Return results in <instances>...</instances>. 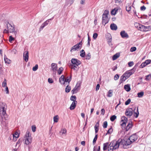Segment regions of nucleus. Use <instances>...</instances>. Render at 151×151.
Segmentation results:
<instances>
[{
	"label": "nucleus",
	"instance_id": "nucleus-28",
	"mask_svg": "<svg viewBox=\"0 0 151 151\" xmlns=\"http://www.w3.org/2000/svg\"><path fill=\"white\" fill-rule=\"evenodd\" d=\"M109 145V143L108 142H106L103 144V149L104 151L106 150L108 148V146Z\"/></svg>",
	"mask_w": 151,
	"mask_h": 151
},
{
	"label": "nucleus",
	"instance_id": "nucleus-5",
	"mask_svg": "<svg viewBox=\"0 0 151 151\" xmlns=\"http://www.w3.org/2000/svg\"><path fill=\"white\" fill-rule=\"evenodd\" d=\"M53 18L54 17H53L52 18L50 19L47 20L45 22L43 23H42L39 28V32H40L43 29L45 26L47 25L48 24V23L50 21H51L52 19H53Z\"/></svg>",
	"mask_w": 151,
	"mask_h": 151
},
{
	"label": "nucleus",
	"instance_id": "nucleus-30",
	"mask_svg": "<svg viewBox=\"0 0 151 151\" xmlns=\"http://www.w3.org/2000/svg\"><path fill=\"white\" fill-rule=\"evenodd\" d=\"M120 54L119 53H117L114 55L112 57V59L113 60H116L119 57Z\"/></svg>",
	"mask_w": 151,
	"mask_h": 151
},
{
	"label": "nucleus",
	"instance_id": "nucleus-45",
	"mask_svg": "<svg viewBox=\"0 0 151 151\" xmlns=\"http://www.w3.org/2000/svg\"><path fill=\"white\" fill-rule=\"evenodd\" d=\"M63 70V68L62 67L60 68L58 70V72L59 75L61 74L62 73V72Z\"/></svg>",
	"mask_w": 151,
	"mask_h": 151
},
{
	"label": "nucleus",
	"instance_id": "nucleus-58",
	"mask_svg": "<svg viewBox=\"0 0 151 151\" xmlns=\"http://www.w3.org/2000/svg\"><path fill=\"white\" fill-rule=\"evenodd\" d=\"M94 129L95 133H97L99 131V127H98V126H97L96 125H95L94 126Z\"/></svg>",
	"mask_w": 151,
	"mask_h": 151
},
{
	"label": "nucleus",
	"instance_id": "nucleus-24",
	"mask_svg": "<svg viewBox=\"0 0 151 151\" xmlns=\"http://www.w3.org/2000/svg\"><path fill=\"white\" fill-rule=\"evenodd\" d=\"M78 66L74 65H70V67L71 69H73L76 71H77L79 69L78 67Z\"/></svg>",
	"mask_w": 151,
	"mask_h": 151
},
{
	"label": "nucleus",
	"instance_id": "nucleus-15",
	"mask_svg": "<svg viewBox=\"0 0 151 151\" xmlns=\"http://www.w3.org/2000/svg\"><path fill=\"white\" fill-rule=\"evenodd\" d=\"M128 138L132 141V143L137 140L138 137L137 135L135 134L131 136Z\"/></svg>",
	"mask_w": 151,
	"mask_h": 151
},
{
	"label": "nucleus",
	"instance_id": "nucleus-39",
	"mask_svg": "<svg viewBox=\"0 0 151 151\" xmlns=\"http://www.w3.org/2000/svg\"><path fill=\"white\" fill-rule=\"evenodd\" d=\"M76 97L75 96H72L70 97V100L73 101H76V103H77V101H76Z\"/></svg>",
	"mask_w": 151,
	"mask_h": 151
},
{
	"label": "nucleus",
	"instance_id": "nucleus-50",
	"mask_svg": "<svg viewBox=\"0 0 151 151\" xmlns=\"http://www.w3.org/2000/svg\"><path fill=\"white\" fill-rule=\"evenodd\" d=\"M123 74L126 77L127 79L131 76L129 74V72L128 71H126Z\"/></svg>",
	"mask_w": 151,
	"mask_h": 151
},
{
	"label": "nucleus",
	"instance_id": "nucleus-27",
	"mask_svg": "<svg viewBox=\"0 0 151 151\" xmlns=\"http://www.w3.org/2000/svg\"><path fill=\"white\" fill-rule=\"evenodd\" d=\"M145 26L140 24L139 25L138 29L141 31H145Z\"/></svg>",
	"mask_w": 151,
	"mask_h": 151
},
{
	"label": "nucleus",
	"instance_id": "nucleus-7",
	"mask_svg": "<svg viewBox=\"0 0 151 151\" xmlns=\"http://www.w3.org/2000/svg\"><path fill=\"white\" fill-rule=\"evenodd\" d=\"M133 108L127 109L125 111V114L127 116H131L133 114Z\"/></svg>",
	"mask_w": 151,
	"mask_h": 151
},
{
	"label": "nucleus",
	"instance_id": "nucleus-36",
	"mask_svg": "<svg viewBox=\"0 0 151 151\" xmlns=\"http://www.w3.org/2000/svg\"><path fill=\"white\" fill-rule=\"evenodd\" d=\"M113 92L112 90H109L108 92L107 96L109 97H111L113 95Z\"/></svg>",
	"mask_w": 151,
	"mask_h": 151
},
{
	"label": "nucleus",
	"instance_id": "nucleus-48",
	"mask_svg": "<svg viewBox=\"0 0 151 151\" xmlns=\"http://www.w3.org/2000/svg\"><path fill=\"white\" fill-rule=\"evenodd\" d=\"M116 118V116L115 115L111 116L110 118V119L112 122H113Z\"/></svg>",
	"mask_w": 151,
	"mask_h": 151
},
{
	"label": "nucleus",
	"instance_id": "nucleus-23",
	"mask_svg": "<svg viewBox=\"0 0 151 151\" xmlns=\"http://www.w3.org/2000/svg\"><path fill=\"white\" fill-rule=\"evenodd\" d=\"M110 27L111 29L112 30H116L117 28L116 25L114 23L111 24Z\"/></svg>",
	"mask_w": 151,
	"mask_h": 151
},
{
	"label": "nucleus",
	"instance_id": "nucleus-6",
	"mask_svg": "<svg viewBox=\"0 0 151 151\" xmlns=\"http://www.w3.org/2000/svg\"><path fill=\"white\" fill-rule=\"evenodd\" d=\"M6 24V28L7 29H8L9 32H13L15 30L14 26H13L11 24L9 23V22H7Z\"/></svg>",
	"mask_w": 151,
	"mask_h": 151
},
{
	"label": "nucleus",
	"instance_id": "nucleus-13",
	"mask_svg": "<svg viewBox=\"0 0 151 151\" xmlns=\"http://www.w3.org/2000/svg\"><path fill=\"white\" fill-rule=\"evenodd\" d=\"M109 19L108 16H103L102 17V24L105 26L106 24L108 23Z\"/></svg>",
	"mask_w": 151,
	"mask_h": 151
},
{
	"label": "nucleus",
	"instance_id": "nucleus-63",
	"mask_svg": "<svg viewBox=\"0 0 151 151\" xmlns=\"http://www.w3.org/2000/svg\"><path fill=\"white\" fill-rule=\"evenodd\" d=\"M131 9V6H129L127 7V6H126V9L127 11L129 12L130 11Z\"/></svg>",
	"mask_w": 151,
	"mask_h": 151
},
{
	"label": "nucleus",
	"instance_id": "nucleus-19",
	"mask_svg": "<svg viewBox=\"0 0 151 151\" xmlns=\"http://www.w3.org/2000/svg\"><path fill=\"white\" fill-rule=\"evenodd\" d=\"M51 67L52 68V70L54 72H55V74L56 71L58 69L57 64L55 63H52L51 65Z\"/></svg>",
	"mask_w": 151,
	"mask_h": 151
},
{
	"label": "nucleus",
	"instance_id": "nucleus-2",
	"mask_svg": "<svg viewBox=\"0 0 151 151\" xmlns=\"http://www.w3.org/2000/svg\"><path fill=\"white\" fill-rule=\"evenodd\" d=\"M6 108H0V114L2 119L7 120L8 119V115L6 113Z\"/></svg>",
	"mask_w": 151,
	"mask_h": 151
},
{
	"label": "nucleus",
	"instance_id": "nucleus-54",
	"mask_svg": "<svg viewBox=\"0 0 151 151\" xmlns=\"http://www.w3.org/2000/svg\"><path fill=\"white\" fill-rule=\"evenodd\" d=\"M38 69V65L36 64L32 68V70L34 71H36Z\"/></svg>",
	"mask_w": 151,
	"mask_h": 151
},
{
	"label": "nucleus",
	"instance_id": "nucleus-17",
	"mask_svg": "<svg viewBox=\"0 0 151 151\" xmlns=\"http://www.w3.org/2000/svg\"><path fill=\"white\" fill-rule=\"evenodd\" d=\"M72 79V75H71L70 76L69 78H68V77H67L66 78H65L64 80V82L63 83V84H65V82H68V83H66V84L69 85L70 82L71 81Z\"/></svg>",
	"mask_w": 151,
	"mask_h": 151
},
{
	"label": "nucleus",
	"instance_id": "nucleus-31",
	"mask_svg": "<svg viewBox=\"0 0 151 151\" xmlns=\"http://www.w3.org/2000/svg\"><path fill=\"white\" fill-rule=\"evenodd\" d=\"M135 68H133L132 69L128 70V71L129 72V74L130 76H131L132 74H133L135 71Z\"/></svg>",
	"mask_w": 151,
	"mask_h": 151
},
{
	"label": "nucleus",
	"instance_id": "nucleus-38",
	"mask_svg": "<svg viewBox=\"0 0 151 151\" xmlns=\"http://www.w3.org/2000/svg\"><path fill=\"white\" fill-rule=\"evenodd\" d=\"M117 10L118 9H116V8H115L114 9H112L111 12V15H115L116 13V12Z\"/></svg>",
	"mask_w": 151,
	"mask_h": 151
},
{
	"label": "nucleus",
	"instance_id": "nucleus-33",
	"mask_svg": "<svg viewBox=\"0 0 151 151\" xmlns=\"http://www.w3.org/2000/svg\"><path fill=\"white\" fill-rule=\"evenodd\" d=\"M4 60L5 63L9 64L10 63V60L8 59L6 56L5 55L4 56Z\"/></svg>",
	"mask_w": 151,
	"mask_h": 151
},
{
	"label": "nucleus",
	"instance_id": "nucleus-41",
	"mask_svg": "<svg viewBox=\"0 0 151 151\" xmlns=\"http://www.w3.org/2000/svg\"><path fill=\"white\" fill-rule=\"evenodd\" d=\"M25 136L26 138H30L31 137V134L29 131H27L25 135Z\"/></svg>",
	"mask_w": 151,
	"mask_h": 151
},
{
	"label": "nucleus",
	"instance_id": "nucleus-47",
	"mask_svg": "<svg viewBox=\"0 0 151 151\" xmlns=\"http://www.w3.org/2000/svg\"><path fill=\"white\" fill-rule=\"evenodd\" d=\"M58 115L55 116L53 117V120L54 122H58Z\"/></svg>",
	"mask_w": 151,
	"mask_h": 151
},
{
	"label": "nucleus",
	"instance_id": "nucleus-9",
	"mask_svg": "<svg viewBox=\"0 0 151 151\" xmlns=\"http://www.w3.org/2000/svg\"><path fill=\"white\" fill-rule=\"evenodd\" d=\"M72 65H79L81 63V62L78 60L76 58H72L71 60Z\"/></svg>",
	"mask_w": 151,
	"mask_h": 151
},
{
	"label": "nucleus",
	"instance_id": "nucleus-60",
	"mask_svg": "<svg viewBox=\"0 0 151 151\" xmlns=\"http://www.w3.org/2000/svg\"><path fill=\"white\" fill-rule=\"evenodd\" d=\"M137 49L136 47H132L130 50V51L131 52H133L135 51Z\"/></svg>",
	"mask_w": 151,
	"mask_h": 151
},
{
	"label": "nucleus",
	"instance_id": "nucleus-49",
	"mask_svg": "<svg viewBox=\"0 0 151 151\" xmlns=\"http://www.w3.org/2000/svg\"><path fill=\"white\" fill-rule=\"evenodd\" d=\"M6 80L5 78L4 79V81L2 83V86L3 87H6Z\"/></svg>",
	"mask_w": 151,
	"mask_h": 151
},
{
	"label": "nucleus",
	"instance_id": "nucleus-8",
	"mask_svg": "<svg viewBox=\"0 0 151 151\" xmlns=\"http://www.w3.org/2000/svg\"><path fill=\"white\" fill-rule=\"evenodd\" d=\"M81 85L80 83H77L73 89L71 91V92L72 94L75 93H76L78 91V89L79 88H80Z\"/></svg>",
	"mask_w": 151,
	"mask_h": 151
},
{
	"label": "nucleus",
	"instance_id": "nucleus-1",
	"mask_svg": "<svg viewBox=\"0 0 151 151\" xmlns=\"http://www.w3.org/2000/svg\"><path fill=\"white\" fill-rule=\"evenodd\" d=\"M121 141V145H123L124 148L126 149L128 148V146L130 145L132 143V141L130 140L128 138L126 139H120Z\"/></svg>",
	"mask_w": 151,
	"mask_h": 151
},
{
	"label": "nucleus",
	"instance_id": "nucleus-11",
	"mask_svg": "<svg viewBox=\"0 0 151 151\" xmlns=\"http://www.w3.org/2000/svg\"><path fill=\"white\" fill-rule=\"evenodd\" d=\"M121 119V125L122 127H125L126 123L127 121V118L125 116H123L122 117Z\"/></svg>",
	"mask_w": 151,
	"mask_h": 151
},
{
	"label": "nucleus",
	"instance_id": "nucleus-29",
	"mask_svg": "<svg viewBox=\"0 0 151 151\" xmlns=\"http://www.w3.org/2000/svg\"><path fill=\"white\" fill-rule=\"evenodd\" d=\"M3 121L2 122V124L5 127H7L8 126V122L7 120H5V119H2Z\"/></svg>",
	"mask_w": 151,
	"mask_h": 151
},
{
	"label": "nucleus",
	"instance_id": "nucleus-10",
	"mask_svg": "<svg viewBox=\"0 0 151 151\" xmlns=\"http://www.w3.org/2000/svg\"><path fill=\"white\" fill-rule=\"evenodd\" d=\"M23 58L25 62H27L28 61L29 59V52L28 51L26 50L24 52Z\"/></svg>",
	"mask_w": 151,
	"mask_h": 151
},
{
	"label": "nucleus",
	"instance_id": "nucleus-35",
	"mask_svg": "<svg viewBox=\"0 0 151 151\" xmlns=\"http://www.w3.org/2000/svg\"><path fill=\"white\" fill-rule=\"evenodd\" d=\"M80 56L82 58H84L85 56V52L83 50H81L80 51Z\"/></svg>",
	"mask_w": 151,
	"mask_h": 151
},
{
	"label": "nucleus",
	"instance_id": "nucleus-42",
	"mask_svg": "<svg viewBox=\"0 0 151 151\" xmlns=\"http://www.w3.org/2000/svg\"><path fill=\"white\" fill-rule=\"evenodd\" d=\"M144 94V93L143 91H141L140 92H139L137 93V96L139 98H141L142 97Z\"/></svg>",
	"mask_w": 151,
	"mask_h": 151
},
{
	"label": "nucleus",
	"instance_id": "nucleus-43",
	"mask_svg": "<svg viewBox=\"0 0 151 151\" xmlns=\"http://www.w3.org/2000/svg\"><path fill=\"white\" fill-rule=\"evenodd\" d=\"M145 32L147 31L151 30V26H145Z\"/></svg>",
	"mask_w": 151,
	"mask_h": 151
},
{
	"label": "nucleus",
	"instance_id": "nucleus-4",
	"mask_svg": "<svg viewBox=\"0 0 151 151\" xmlns=\"http://www.w3.org/2000/svg\"><path fill=\"white\" fill-rule=\"evenodd\" d=\"M82 44V41H81L79 43H77L75 45H74L71 48L70 51V52H72L77 50H78V49L81 48Z\"/></svg>",
	"mask_w": 151,
	"mask_h": 151
},
{
	"label": "nucleus",
	"instance_id": "nucleus-44",
	"mask_svg": "<svg viewBox=\"0 0 151 151\" xmlns=\"http://www.w3.org/2000/svg\"><path fill=\"white\" fill-rule=\"evenodd\" d=\"M93 151H100V146H98V148H97V146H94L93 148Z\"/></svg>",
	"mask_w": 151,
	"mask_h": 151
},
{
	"label": "nucleus",
	"instance_id": "nucleus-16",
	"mask_svg": "<svg viewBox=\"0 0 151 151\" xmlns=\"http://www.w3.org/2000/svg\"><path fill=\"white\" fill-rule=\"evenodd\" d=\"M120 35L121 37L123 38H127L129 37L128 34L124 30L121 31L120 33Z\"/></svg>",
	"mask_w": 151,
	"mask_h": 151
},
{
	"label": "nucleus",
	"instance_id": "nucleus-3",
	"mask_svg": "<svg viewBox=\"0 0 151 151\" xmlns=\"http://www.w3.org/2000/svg\"><path fill=\"white\" fill-rule=\"evenodd\" d=\"M121 142L120 139H119L117 141L116 140H114L111 142V145H113L115 149H116V150L118 149L119 148L120 145H121Z\"/></svg>",
	"mask_w": 151,
	"mask_h": 151
},
{
	"label": "nucleus",
	"instance_id": "nucleus-55",
	"mask_svg": "<svg viewBox=\"0 0 151 151\" xmlns=\"http://www.w3.org/2000/svg\"><path fill=\"white\" fill-rule=\"evenodd\" d=\"M13 138L15 137L16 138H18L19 137V134H18V132H15L14 134L13 135Z\"/></svg>",
	"mask_w": 151,
	"mask_h": 151
},
{
	"label": "nucleus",
	"instance_id": "nucleus-40",
	"mask_svg": "<svg viewBox=\"0 0 151 151\" xmlns=\"http://www.w3.org/2000/svg\"><path fill=\"white\" fill-rule=\"evenodd\" d=\"M98 135L97 134H96L94 138L93 139V144L94 145L96 143V142L98 138Z\"/></svg>",
	"mask_w": 151,
	"mask_h": 151
},
{
	"label": "nucleus",
	"instance_id": "nucleus-52",
	"mask_svg": "<svg viewBox=\"0 0 151 151\" xmlns=\"http://www.w3.org/2000/svg\"><path fill=\"white\" fill-rule=\"evenodd\" d=\"M113 131V129L112 128V127L111 126V128H109L107 132L108 134H111Z\"/></svg>",
	"mask_w": 151,
	"mask_h": 151
},
{
	"label": "nucleus",
	"instance_id": "nucleus-51",
	"mask_svg": "<svg viewBox=\"0 0 151 151\" xmlns=\"http://www.w3.org/2000/svg\"><path fill=\"white\" fill-rule=\"evenodd\" d=\"M86 60H89L91 58V54L90 52H89L86 56Z\"/></svg>",
	"mask_w": 151,
	"mask_h": 151
},
{
	"label": "nucleus",
	"instance_id": "nucleus-37",
	"mask_svg": "<svg viewBox=\"0 0 151 151\" xmlns=\"http://www.w3.org/2000/svg\"><path fill=\"white\" fill-rule=\"evenodd\" d=\"M64 76L63 75L61 76L59 79V81L61 84H63V83L64 82Z\"/></svg>",
	"mask_w": 151,
	"mask_h": 151
},
{
	"label": "nucleus",
	"instance_id": "nucleus-32",
	"mask_svg": "<svg viewBox=\"0 0 151 151\" xmlns=\"http://www.w3.org/2000/svg\"><path fill=\"white\" fill-rule=\"evenodd\" d=\"M7 107V105L6 104L2 102H0V108H3L4 107Z\"/></svg>",
	"mask_w": 151,
	"mask_h": 151
},
{
	"label": "nucleus",
	"instance_id": "nucleus-61",
	"mask_svg": "<svg viewBox=\"0 0 151 151\" xmlns=\"http://www.w3.org/2000/svg\"><path fill=\"white\" fill-rule=\"evenodd\" d=\"M140 24L139 23L136 22L134 23V26L137 29L139 28V25H140Z\"/></svg>",
	"mask_w": 151,
	"mask_h": 151
},
{
	"label": "nucleus",
	"instance_id": "nucleus-14",
	"mask_svg": "<svg viewBox=\"0 0 151 151\" xmlns=\"http://www.w3.org/2000/svg\"><path fill=\"white\" fill-rule=\"evenodd\" d=\"M106 38L109 44L110 45L111 44V45H112L111 43L112 41V37L110 33L107 34L106 36Z\"/></svg>",
	"mask_w": 151,
	"mask_h": 151
},
{
	"label": "nucleus",
	"instance_id": "nucleus-22",
	"mask_svg": "<svg viewBox=\"0 0 151 151\" xmlns=\"http://www.w3.org/2000/svg\"><path fill=\"white\" fill-rule=\"evenodd\" d=\"M132 126L133 125L132 124V122H129L125 128L126 131H127L129 130L130 128L132 127Z\"/></svg>",
	"mask_w": 151,
	"mask_h": 151
},
{
	"label": "nucleus",
	"instance_id": "nucleus-18",
	"mask_svg": "<svg viewBox=\"0 0 151 151\" xmlns=\"http://www.w3.org/2000/svg\"><path fill=\"white\" fill-rule=\"evenodd\" d=\"M136 107L135 106L133 107V112H134V115L135 118H137L139 114V112L138 111V107L137 108L136 111H135L136 110Z\"/></svg>",
	"mask_w": 151,
	"mask_h": 151
},
{
	"label": "nucleus",
	"instance_id": "nucleus-59",
	"mask_svg": "<svg viewBox=\"0 0 151 151\" xmlns=\"http://www.w3.org/2000/svg\"><path fill=\"white\" fill-rule=\"evenodd\" d=\"M119 75L118 74H116L115 75V76H114V79L116 81L119 79Z\"/></svg>",
	"mask_w": 151,
	"mask_h": 151
},
{
	"label": "nucleus",
	"instance_id": "nucleus-57",
	"mask_svg": "<svg viewBox=\"0 0 151 151\" xmlns=\"http://www.w3.org/2000/svg\"><path fill=\"white\" fill-rule=\"evenodd\" d=\"M131 102V99H129L125 103V104L126 105H127L129 104Z\"/></svg>",
	"mask_w": 151,
	"mask_h": 151
},
{
	"label": "nucleus",
	"instance_id": "nucleus-21",
	"mask_svg": "<svg viewBox=\"0 0 151 151\" xmlns=\"http://www.w3.org/2000/svg\"><path fill=\"white\" fill-rule=\"evenodd\" d=\"M32 137L30 138H26L25 139V144L27 145H29L32 142Z\"/></svg>",
	"mask_w": 151,
	"mask_h": 151
},
{
	"label": "nucleus",
	"instance_id": "nucleus-12",
	"mask_svg": "<svg viewBox=\"0 0 151 151\" xmlns=\"http://www.w3.org/2000/svg\"><path fill=\"white\" fill-rule=\"evenodd\" d=\"M151 62V60H147L141 64V65L139 66V68H142L145 67L147 65L150 64Z\"/></svg>",
	"mask_w": 151,
	"mask_h": 151
},
{
	"label": "nucleus",
	"instance_id": "nucleus-62",
	"mask_svg": "<svg viewBox=\"0 0 151 151\" xmlns=\"http://www.w3.org/2000/svg\"><path fill=\"white\" fill-rule=\"evenodd\" d=\"M66 132V130L65 129H62L60 132V133H61L62 134H65Z\"/></svg>",
	"mask_w": 151,
	"mask_h": 151
},
{
	"label": "nucleus",
	"instance_id": "nucleus-26",
	"mask_svg": "<svg viewBox=\"0 0 151 151\" xmlns=\"http://www.w3.org/2000/svg\"><path fill=\"white\" fill-rule=\"evenodd\" d=\"M124 88L127 92L130 91L131 90L130 85L129 84H127L124 86Z\"/></svg>",
	"mask_w": 151,
	"mask_h": 151
},
{
	"label": "nucleus",
	"instance_id": "nucleus-64",
	"mask_svg": "<svg viewBox=\"0 0 151 151\" xmlns=\"http://www.w3.org/2000/svg\"><path fill=\"white\" fill-rule=\"evenodd\" d=\"M134 62L133 61H130L128 63V65L129 67H131L134 65Z\"/></svg>",
	"mask_w": 151,
	"mask_h": 151
},
{
	"label": "nucleus",
	"instance_id": "nucleus-34",
	"mask_svg": "<svg viewBox=\"0 0 151 151\" xmlns=\"http://www.w3.org/2000/svg\"><path fill=\"white\" fill-rule=\"evenodd\" d=\"M67 85L65 88V92L66 93H68L71 90V87L69 86V85L68 84Z\"/></svg>",
	"mask_w": 151,
	"mask_h": 151
},
{
	"label": "nucleus",
	"instance_id": "nucleus-20",
	"mask_svg": "<svg viewBox=\"0 0 151 151\" xmlns=\"http://www.w3.org/2000/svg\"><path fill=\"white\" fill-rule=\"evenodd\" d=\"M127 78L126 76L123 74L122 76H121L120 78L119 81V84H121V83L124 81Z\"/></svg>",
	"mask_w": 151,
	"mask_h": 151
},
{
	"label": "nucleus",
	"instance_id": "nucleus-53",
	"mask_svg": "<svg viewBox=\"0 0 151 151\" xmlns=\"http://www.w3.org/2000/svg\"><path fill=\"white\" fill-rule=\"evenodd\" d=\"M145 80H146V81H148L151 78V74H150L148 75H147L145 76Z\"/></svg>",
	"mask_w": 151,
	"mask_h": 151
},
{
	"label": "nucleus",
	"instance_id": "nucleus-25",
	"mask_svg": "<svg viewBox=\"0 0 151 151\" xmlns=\"http://www.w3.org/2000/svg\"><path fill=\"white\" fill-rule=\"evenodd\" d=\"M76 101L73 102L70 107V110H73L75 109L76 106Z\"/></svg>",
	"mask_w": 151,
	"mask_h": 151
},
{
	"label": "nucleus",
	"instance_id": "nucleus-56",
	"mask_svg": "<svg viewBox=\"0 0 151 151\" xmlns=\"http://www.w3.org/2000/svg\"><path fill=\"white\" fill-rule=\"evenodd\" d=\"M107 121H105L104 122L103 124V128L104 129L106 128L107 126Z\"/></svg>",
	"mask_w": 151,
	"mask_h": 151
},
{
	"label": "nucleus",
	"instance_id": "nucleus-46",
	"mask_svg": "<svg viewBox=\"0 0 151 151\" xmlns=\"http://www.w3.org/2000/svg\"><path fill=\"white\" fill-rule=\"evenodd\" d=\"M109 11L108 10H106L104 11L103 14L102 15L103 16H108V15L109 14Z\"/></svg>",
	"mask_w": 151,
	"mask_h": 151
}]
</instances>
